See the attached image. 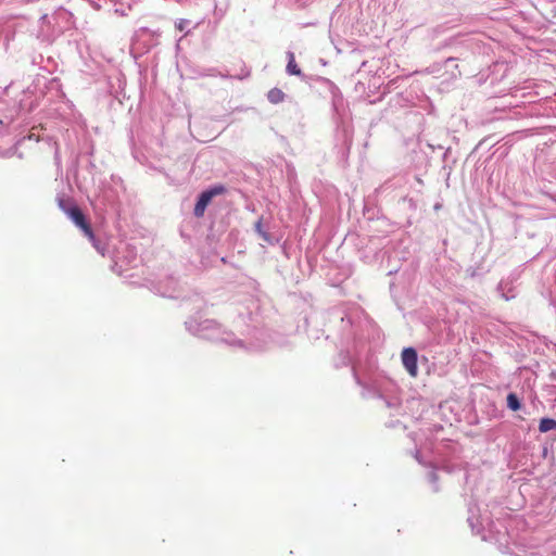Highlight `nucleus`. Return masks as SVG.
I'll use <instances>...</instances> for the list:
<instances>
[{
	"label": "nucleus",
	"instance_id": "obj_6",
	"mask_svg": "<svg viewBox=\"0 0 556 556\" xmlns=\"http://www.w3.org/2000/svg\"><path fill=\"white\" fill-rule=\"evenodd\" d=\"M287 72L290 75L300 76L302 74L301 70L299 68L298 64L295 63L294 55L290 54V60L287 65Z\"/></svg>",
	"mask_w": 556,
	"mask_h": 556
},
{
	"label": "nucleus",
	"instance_id": "obj_10",
	"mask_svg": "<svg viewBox=\"0 0 556 556\" xmlns=\"http://www.w3.org/2000/svg\"><path fill=\"white\" fill-rule=\"evenodd\" d=\"M256 229L261 232V222L256 224Z\"/></svg>",
	"mask_w": 556,
	"mask_h": 556
},
{
	"label": "nucleus",
	"instance_id": "obj_2",
	"mask_svg": "<svg viewBox=\"0 0 556 556\" xmlns=\"http://www.w3.org/2000/svg\"><path fill=\"white\" fill-rule=\"evenodd\" d=\"M225 192L226 188L223 185H217L208 190L203 191L194 205V215L197 217H202L204 215L206 206L210 204L212 199L216 195L224 194Z\"/></svg>",
	"mask_w": 556,
	"mask_h": 556
},
{
	"label": "nucleus",
	"instance_id": "obj_8",
	"mask_svg": "<svg viewBox=\"0 0 556 556\" xmlns=\"http://www.w3.org/2000/svg\"><path fill=\"white\" fill-rule=\"evenodd\" d=\"M189 24V21L187 20H180L177 24H176V27L178 30L182 31L185 30V28L187 27V25Z\"/></svg>",
	"mask_w": 556,
	"mask_h": 556
},
{
	"label": "nucleus",
	"instance_id": "obj_1",
	"mask_svg": "<svg viewBox=\"0 0 556 556\" xmlns=\"http://www.w3.org/2000/svg\"><path fill=\"white\" fill-rule=\"evenodd\" d=\"M59 206L73 220V223L83 230L88 239H94V233L90 224L87 222L83 211L77 205H67L65 200L60 199Z\"/></svg>",
	"mask_w": 556,
	"mask_h": 556
},
{
	"label": "nucleus",
	"instance_id": "obj_4",
	"mask_svg": "<svg viewBox=\"0 0 556 556\" xmlns=\"http://www.w3.org/2000/svg\"><path fill=\"white\" fill-rule=\"evenodd\" d=\"M285 92L279 88H273L267 93V99L273 104H278L285 100Z\"/></svg>",
	"mask_w": 556,
	"mask_h": 556
},
{
	"label": "nucleus",
	"instance_id": "obj_3",
	"mask_svg": "<svg viewBox=\"0 0 556 556\" xmlns=\"http://www.w3.org/2000/svg\"><path fill=\"white\" fill-rule=\"evenodd\" d=\"M402 363L410 377L416 378L418 375L417 352L414 348H405L402 351Z\"/></svg>",
	"mask_w": 556,
	"mask_h": 556
},
{
	"label": "nucleus",
	"instance_id": "obj_5",
	"mask_svg": "<svg viewBox=\"0 0 556 556\" xmlns=\"http://www.w3.org/2000/svg\"><path fill=\"white\" fill-rule=\"evenodd\" d=\"M540 432H547L551 430H556V420L552 418H542L539 425Z\"/></svg>",
	"mask_w": 556,
	"mask_h": 556
},
{
	"label": "nucleus",
	"instance_id": "obj_7",
	"mask_svg": "<svg viewBox=\"0 0 556 556\" xmlns=\"http://www.w3.org/2000/svg\"><path fill=\"white\" fill-rule=\"evenodd\" d=\"M507 406L514 412L520 408V402L516 394L509 393L507 395Z\"/></svg>",
	"mask_w": 556,
	"mask_h": 556
},
{
	"label": "nucleus",
	"instance_id": "obj_9",
	"mask_svg": "<svg viewBox=\"0 0 556 556\" xmlns=\"http://www.w3.org/2000/svg\"><path fill=\"white\" fill-rule=\"evenodd\" d=\"M28 139H29V140L39 141V137H38V136H36L34 132H30V134L28 135Z\"/></svg>",
	"mask_w": 556,
	"mask_h": 556
}]
</instances>
